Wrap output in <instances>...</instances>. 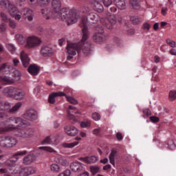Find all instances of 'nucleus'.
<instances>
[{"mask_svg": "<svg viewBox=\"0 0 176 176\" xmlns=\"http://www.w3.org/2000/svg\"><path fill=\"white\" fill-rule=\"evenodd\" d=\"M14 76H16V78H19V76H21V73H20L18 70H15L14 72Z\"/></svg>", "mask_w": 176, "mask_h": 176, "instance_id": "nucleus-62", "label": "nucleus"}, {"mask_svg": "<svg viewBox=\"0 0 176 176\" xmlns=\"http://www.w3.org/2000/svg\"><path fill=\"white\" fill-rule=\"evenodd\" d=\"M0 16L1 18L2 21L4 23H9L10 21V19L8 17V15L3 12H0Z\"/></svg>", "mask_w": 176, "mask_h": 176, "instance_id": "nucleus-37", "label": "nucleus"}, {"mask_svg": "<svg viewBox=\"0 0 176 176\" xmlns=\"http://www.w3.org/2000/svg\"><path fill=\"white\" fill-rule=\"evenodd\" d=\"M90 126H91V122L89 120H85L80 123V126L82 127L83 129L86 127H90Z\"/></svg>", "mask_w": 176, "mask_h": 176, "instance_id": "nucleus-39", "label": "nucleus"}, {"mask_svg": "<svg viewBox=\"0 0 176 176\" xmlns=\"http://www.w3.org/2000/svg\"><path fill=\"white\" fill-rule=\"evenodd\" d=\"M8 50H10L11 52V53H14V52H15L16 48L14 47V46L12 44L8 45Z\"/></svg>", "mask_w": 176, "mask_h": 176, "instance_id": "nucleus-58", "label": "nucleus"}, {"mask_svg": "<svg viewBox=\"0 0 176 176\" xmlns=\"http://www.w3.org/2000/svg\"><path fill=\"white\" fill-rule=\"evenodd\" d=\"M41 13L43 16H50V14H52V12H50V10H49L46 8L42 10Z\"/></svg>", "mask_w": 176, "mask_h": 176, "instance_id": "nucleus-48", "label": "nucleus"}, {"mask_svg": "<svg viewBox=\"0 0 176 176\" xmlns=\"http://www.w3.org/2000/svg\"><path fill=\"white\" fill-rule=\"evenodd\" d=\"M142 29L147 30V31H149V30H151V24H149L148 23H144L142 25Z\"/></svg>", "mask_w": 176, "mask_h": 176, "instance_id": "nucleus-54", "label": "nucleus"}, {"mask_svg": "<svg viewBox=\"0 0 176 176\" xmlns=\"http://www.w3.org/2000/svg\"><path fill=\"white\" fill-rule=\"evenodd\" d=\"M144 115H145V116H151V115H152V112H151V110L149 109H144L142 111Z\"/></svg>", "mask_w": 176, "mask_h": 176, "instance_id": "nucleus-47", "label": "nucleus"}, {"mask_svg": "<svg viewBox=\"0 0 176 176\" xmlns=\"http://www.w3.org/2000/svg\"><path fill=\"white\" fill-rule=\"evenodd\" d=\"M130 4L133 9H138L140 8V0H130Z\"/></svg>", "mask_w": 176, "mask_h": 176, "instance_id": "nucleus-33", "label": "nucleus"}, {"mask_svg": "<svg viewBox=\"0 0 176 176\" xmlns=\"http://www.w3.org/2000/svg\"><path fill=\"white\" fill-rule=\"evenodd\" d=\"M58 16L63 21H67V25L74 24L78 21V16L74 11H71L69 8H62L58 13Z\"/></svg>", "mask_w": 176, "mask_h": 176, "instance_id": "nucleus-2", "label": "nucleus"}, {"mask_svg": "<svg viewBox=\"0 0 176 176\" xmlns=\"http://www.w3.org/2000/svg\"><path fill=\"white\" fill-rule=\"evenodd\" d=\"M92 119L96 121L100 120V119H101V116H100L98 113H92Z\"/></svg>", "mask_w": 176, "mask_h": 176, "instance_id": "nucleus-45", "label": "nucleus"}, {"mask_svg": "<svg viewBox=\"0 0 176 176\" xmlns=\"http://www.w3.org/2000/svg\"><path fill=\"white\" fill-rule=\"evenodd\" d=\"M168 146L169 149H170L171 151H173V149H175V144H174L173 141L170 142H170H168Z\"/></svg>", "mask_w": 176, "mask_h": 176, "instance_id": "nucleus-56", "label": "nucleus"}, {"mask_svg": "<svg viewBox=\"0 0 176 176\" xmlns=\"http://www.w3.org/2000/svg\"><path fill=\"white\" fill-rule=\"evenodd\" d=\"M58 176H71V170L67 169L63 173H60Z\"/></svg>", "mask_w": 176, "mask_h": 176, "instance_id": "nucleus-44", "label": "nucleus"}, {"mask_svg": "<svg viewBox=\"0 0 176 176\" xmlns=\"http://www.w3.org/2000/svg\"><path fill=\"white\" fill-rule=\"evenodd\" d=\"M17 135L18 137H21L22 138H28V137H31V135H32V133H31V129L19 130Z\"/></svg>", "mask_w": 176, "mask_h": 176, "instance_id": "nucleus-24", "label": "nucleus"}, {"mask_svg": "<svg viewBox=\"0 0 176 176\" xmlns=\"http://www.w3.org/2000/svg\"><path fill=\"white\" fill-rule=\"evenodd\" d=\"M5 31H6V24L5 23H1L0 25V32H5Z\"/></svg>", "mask_w": 176, "mask_h": 176, "instance_id": "nucleus-55", "label": "nucleus"}, {"mask_svg": "<svg viewBox=\"0 0 176 176\" xmlns=\"http://www.w3.org/2000/svg\"><path fill=\"white\" fill-rule=\"evenodd\" d=\"M167 8H162V10H161V13L162 14V16H166L167 14Z\"/></svg>", "mask_w": 176, "mask_h": 176, "instance_id": "nucleus-61", "label": "nucleus"}, {"mask_svg": "<svg viewBox=\"0 0 176 176\" xmlns=\"http://www.w3.org/2000/svg\"><path fill=\"white\" fill-rule=\"evenodd\" d=\"M102 2L106 8H108L112 5V0H102Z\"/></svg>", "mask_w": 176, "mask_h": 176, "instance_id": "nucleus-50", "label": "nucleus"}, {"mask_svg": "<svg viewBox=\"0 0 176 176\" xmlns=\"http://www.w3.org/2000/svg\"><path fill=\"white\" fill-rule=\"evenodd\" d=\"M52 14H57L61 9V1L60 0H53L52 2Z\"/></svg>", "mask_w": 176, "mask_h": 176, "instance_id": "nucleus-21", "label": "nucleus"}, {"mask_svg": "<svg viewBox=\"0 0 176 176\" xmlns=\"http://www.w3.org/2000/svg\"><path fill=\"white\" fill-rule=\"evenodd\" d=\"M9 68H10V65L8 63H3L1 65V66L0 67V71H3V69H9Z\"/></svg>", "mask_w": 176, "mask_h": 176, "instance_id": "nucleus-49", "label": "nucleus"}, {"mask_svg": "<svg viewBox=\"0 0 176 176\" xmlns=\"http://www.w3.org/2000/svg\"><path fill=\"white\" fill-rule=\"evenodd\" d=\"M12 63H13L14 67H17V65H19V64L20 63V60L18 58H14L12 60Z\"/></svg>", "mask_w": 176, "mask_h": 176, "instance_id": "nucleus-57", "label": "nucleus"}, {"mask_svg": "<svg viewBox=\"0 0 176 176\" xmlns=\"http://www.w3.org/2000/svg\"><path fill=\"white\" fill-rule=\"evenodd\" d=\"M78 160L83 162V163H85V164H94L98 162V157L96 155L80 157L78 158Z\"/></svg>", "mask_w": 176, "mask_h": 176, "instance_id": "nucleus-12", "label": "nucleus"}, {"mask_svg": "<svg viewBox=\"0 0 176 176\" xmlns=\"http://www.w3.org/2000/svg\"><path fill=\"white\" fill-rule=\"evenodd\" d=\"M79 144V142H74L72 143H63V148H74L76 146Z\"/></svg>", "mask_w": 176, "mask_h": 176, "instance_id": "nucleus-35", "label": "nucleus"}, {"mask_svg": "<svg viewBox=\"0 0 176 176\" xmlns=\"http://www.w3.org/2000/svg\"><path fill=\"white\" fill-rule=\"evenodd\" d=\"M168 98L170 101H175L176 100V90H171L169 91Z\"/></svg>", "mask_w": 176, "mask_h": 176, "instance_id": "nucleus-32", "label": "nucleus"}, {"mask_svg": "<svg viewBox=\"0 0 176 176\" xmlns=\"http://www.w3.org/2000/svg\"><path fill=\"white\" fill-rule=\"evenodd\" d=\"M89 170L93 175H96V174H98V173H100L101 168L98 166H91L89 167Z\"/></svg>", "mask_w": 176, "mask_h": 176, "instance_id": "nucleus-29", "label": "nucleus"}, {"mask_svg": "<svg viewBox=\"0 0 176 176\" xmlns=\"http://www.w3.org/2000/svg\"><path fill=\"white\" fill-rule=\"evenodd\" d=\"M16 100H23L24 98V94L20 91V89H18L16 91V95H15Z\"/></svg>", "mask_w": 176, "mask_h": 176, "instance_id": "nucleus-40", "label": "nucleus"}, {"mask_svg": "<svg viewBox=\"0 0 176 176\" xmlns=\"http://www.w3.org/2000/svg\"><path fill=\"white\" fill-rule=\"evenodd\" d=\"M41 41L38 37H29L27 40V45L29 47H36L41 45Z\"/></svg>", "mask_w": 176, "mask_h": 176, "instance_id": "nucleus-15", "label": "nucleus"}, {"mask_svg": "<svg viewBox=\"0 0 176 176\" xmlns=\"http://www.w3.org/2000/svg\"><path fill=\"white\" fill-rule=\"evenodd\" d=\"M117 155L118 152L116 151V150H112L109 156L110 163L111 164H113V166H115V157H116Z\"/></svg>", "mask_w": 176, "mask_h": 176, "instance_id": "nucleus-26", "label": "nucleus"}, {"mask_svg": "<svg viewBox=\"0 0 176 176\" xmlns=\"http://www.w3.org/2000/svg\"><path fill=\"white\" fill-rule=\"evenodd\" d=\"M36 160V157L34 154H30L23 158V164L28 166Z\"/></svg>", "mask_w": 176, "mask_h": 176, "instance_id": "nucleus-23", "label": "nucleus"}, {"mask_svg": "<svg viewBox=\"0 0 176 176\" xmlns=\"http://www.w3.org/2000/svg\"><path fill=\"white\" fill-rule=\"evenodd\" d=\"M63 97H65L67 101L70 102V104H74V105H76L78 103L77 100L72 97L67 96V94H65V96H63Z\"/></svg>", "mask_w": 176, "mask_h": 176, "instance_id": "nucleus-38", "label": "nucleus"}, {"mask_svg": "<svg viewBox=\"0 0 176 176\" xmlns=\"http://www.w3.org/2000/svg\"><path fill=\"white\" fill-rule=\"evenodd\" d=\"M64 96H65V93L64 92H53L49 96L48 102H50V104H55L56 97H64Z\"/></svg>", "mask_w": 176, "mask_h": 176, "instance_id": "nucleus-20", "label": "nucleus"}, {"mask_svg": "<svg viewBox=\"0 0 176 176\" xmlns=\"http://www.w3.org/2000/svg\"><path fill=\"white\" fill-rule=\"evenodd\" d=\"M169 53L170 54H171L172 56H176V49H171L170 51H169Z\"/></svg>", "mask_w": 176, "mask_h": 176, "instance_id": "nucleus-63", "label": "nucleus"}, {"mask_svg": "<svg viewBox=\"0 0 176 176\" xmlns=\"http://www.w3.org/2000/svg\"><path fill=\"white\" fill-rule=\"evenodd\" d=\"M17 144V139L12 136H6L0 139V146L2 148H13Z\"/></svg>", "mask_w": 176, "mask_h": 176, "instance_id": "nucleus-6", "label": "nucleus"}, {"mask_svg": "<svg viewBox=\"0 0 176 176\" xmlns=\"http://www.w3.org/2000/svg\"><path fill=\"white\" fill-rule=\"evenodd\" d=\"M56 163H58V164H60V166H63V167H67L69 164L68 163V161H67V160H65L63 157L57 158Z\"/></svg>", "mask_w": 176, "mask_h": 176, "instance_id": "nucleus-30", "label": "nucleus"}, {"mask_svg": "<svg viewBox=\"0 0 176 176\" xmlns=\"http://www.w3.org/2000/svg\"><path fill=\"white\" fill-rule=\"evenodd\" d=\"M37 113L36 111L34 109H29L25 111L23 114V117L27 120H36L37 118Z\"/></svg>", "mask_w": 176, "mask_h": 176, "instance_id": "nucleus-14", "label": "nucleus"}, {"mask_svg": "<svg viewBox=\"0 0 176 176\" xmlns=\"http://www.w3.org/2000/svg\"><path fill=\"white\" fill-rule=\"evenodd\" d=\"M90 12V8L87 6H84L82 7V12L85 14H87Z\"/></svg>", "mask_w": 176, "mask_h": 176, "instance_id": "nucleus-51", "label": "nucleus"}, {"mask_svg": "<svg viewBox=\"0 0 176 176\" xmlns=\"http://www.w3.org/2000/svg\"><path fill=\"white\" fill-rule=\"evenodd\" d=\"M65 132L69 137H75L78 134V129L72 126H66L65 127Z\"/></svg>", "mask_w": 176, "mask_h": 176, "instance_id": "nucleus-22", "label": "nucleus"}, {"mask_svg": "<svg viewBox=\"0 0 176 176\" xmlns=\"http://www.w3.org/2000/svg\"><path fill=\"white\" fill-rule=\"evenodd\" d=\"M28 151H18L14 153L8 160L7 163L12 167H14L16 166V163H17V160H19L20 156H24V155H27Z\"/></svg>", "mask_w": 176, "mask_h": 176, "instance_id": "nucleus-8", "label": "nucleus"}, {"mask_svg": "<svg viewBox=\"0 0 176 176\" xmlns=\"http://www.w3.org/2000/svg\"><path fill=\"white\" fill-rule=\"evenodd\" d=\"M116 138L118 141H122L123 140V136L122 135V133H116Z\"/></svg>", "mask_w": 176, "mask_h": 176, "instance_id": "nucleus-59", "label": "nucleus"}, {"mask_svg": "<svg viewBox=\"0 0 176 176\" xmlns=\"http://www.w3.org/2000/svg\"><path fill=\"white\" fill-rule=\"evenodd\" d=\"M9 22H10L9 25H10V28L14 29L17 27V24L14 21H11L10 19Z\"/></svg>", "mask_w": 176, "mask_h": 176, "instance_id": "nucleus-53", "label": "nucleus"}, {"mask_svg": "<svg viewBox=\"0 0 176 176\" xmlns=\"http://www.w3.org/2000/svg\"><path fill=\"white\" fill-rule=\"evenodd\" d=\"M21 61L24 68H28V72L30 75L36 76L39 74V67L36 65H30V57L24 51L21 52Z\"/></svg>", "mask_w": 176, "mask_h": 176, "instance_id": "nucleus-3", "label": "nucleus"}, {"mask_svg": "<svg viewBox=\"0 0 176 176\" xmlns=\"http://www.w3.org/2000/svg\"><path fill=\"white\" fill-rule=\"evenodd\" d=\"M18 90L19 89L13 87H6L3 89V93L6 96V97H14V98H15L16 95H17Z\"/></svg>", "mask_w": 176, "mask_h": 176, "instance_id": "nucleus-13", "label": "nucleus"}, {"mask_svg": "<svg viewBox=\"0 0 176 176\" xmlns=\"http://www.w3.org/2000/svg\"><path fill=\"white\" fill-rule=\"evenodd\" d=\"M39 149H43V151H47V152H50V153L54 152V149L49 146H41L39 147Z\"/></svg>", "mask_w": 176, "mask_h": 176, "instance_id": "nucleus-43", "label": "nucleus"}, {"mask_svg": "<svg viewBox=\"0 0 176 176\" xmlns=\"http://www.w3.org/2000/svg\"><path fill=\"white\" fill-rule=\"evenodd\" d=\"M8 13L11 17H14L15 20H20V19H21V12L19 11L17 7L13 4L8 8Z\"/></svg>", "mask_w": 176, "mask_h": 176, "instance_id": "nucleus-11", "label": "nucleus"}, {"mask_svg": "<svg viewBox=\"0 0 176 176\" xmlns=\"http://www.w3.org/2000/svg\"><path fill=\"white\" fill-rule=\"evenodd\" d=\"M22 14L23 16H30V14H34V12L32 10H30L29 8H25L22 11Z\"/></svg>", "mask_w": 176, "mask_h": 176, "instance_id": "nucleus-41", "label": "nucleus"}, {"mask_svg": "<svg viewBox=\"0 0 176 176\" xmlns=\"http://www.w3.org/2000/svg\"><path fill=\"white\" fill-rule=\"evenodd\" d=\"M98 32L94 34L92 36V39L94 42L96 43H102V42H105V36L104 35V29L102 28H100Z\"/></svg>", "mask_w": 176, "mask_h": 176, "instance_id": "nucleus-10", "label": "nucleus"}, {"mask_svg": "<svg viewBox=\"0 0 176 176\" xmlns=\"http://www.w3.org/2000/svg\"><path fill=\"white\" fill-rule=\"evenodd\" d=\"M36 3L38 6H47L50 3V0H37Z\"/></svg>", "mask_w": 176, "mask_h": 176, "instance_id": "nucleus-34", "label": "nucleus"}, {"mask_svg": "<svg viewBox=\"0 0 176 176\" xmlns=\"http://www.w3.org/2000/svg\"><path fill=\"white\" fill-rule=\"evenodd\" d=\"M21 102H17L12 108L10 105V103L8 102H1V106L0 107V109L1 111H9L10 113H14V112H17L19 109L21 108ZM11 108V109H10Z\"/></svg>", "mask_w": 176, "mask_h": 176, "instance_id": "nucleus-7", "label": "nucleus"}, {"mask_svg": "<svg viewBox=\"0 0 176 176\" xmlns=\"http://www.w3.org/2000/svg\"><path fill=\"white\" fill-rule=\"evenodd\" d=\"M42 144H52V140L50 139V136H47V138H45L43 140Z\"/></svg>", "mask_w": 176, "mask_h": 176, "instance_id": "nucleus-52", "label": "nucleus"}, {"mask_svg": "<svg viewBox=\"0 0 176 176\" xmlns=\"http://www.w3.org/2000/svg\"><path fill=\"white\" fill-rule=\"evenodd\" d=\"M97 20H98V14H96V12H90L87 16H83L81 19L80 27L82 28V34H84V36L89 37V30L87 29L88 23H91V21H97Z\"/></svg>", "mask_w": 176, "mask_h": 176, "instance_id": "nucleus-4", "label": "nucleus"}, {"mask_svg": "<svg viewBox=\"0 0 176 176\" xmlns=\"http://www.w3.org/2000/svg\"><path fill=\"white\" fill-rule=\"evenodd\" d=\"M150 120L151 122H152V123H157L158 122H160V118L157 116H151Z\"/></svg>", "mask_w": 176, "mask_h": 176, "instance_id": "nucleus-46", "label": "nucleus"}, {"mask_svg": "<svg viewBox=\"0 0 176 176\" xmlns=\"http://www.w3.org/2000/svg\"><path fill=\"white\" fill-rule=\"evenodd\" d=\"M69 109L70 111H68L67 113V118L71 120L72 123H76L78 122V118L76 116H74L72 113H75V115H80V111L76 107L70 105L69 106Z\"/></svg>", "mask_w": 176, "mask_h": 176, "instance_id": "nucleus-9", "label": "nucleus"}, {"mask_svg": "<svg viewBox=\"0 0 176 176\" xmlns=\"http://www.w3.org/2000/svg\"><path fill=\"white\" fill-rule=\"evenodd\" d=\"M109 168H111L110 164H107V165H105L104 166H103L104 171H107V170H109Z\"/></svg>", "mask_w": 176, "mask_h": 176, "instance_id": "nucleus-64", "label": "nucleus"}, {"mask_svg": "<svg viewBox=\"0 0 176 176\" xmlns=\"http://www.w3.org/2000/svg\"><path fill=\"white\" fill-rule=\"evenodd\" d=\"M109 21L111 25H115V24H116V17L114 16H109Z\"/></svg>", "mask_w": 176, "mask_h": 176, "instance_id": "nucleus-42", "label": "nucleus"}, {"mask_svg": "<svg viewBox=\"0 0 176 176\" xmlns=\"http://www.w3.org/2000/svg\"><path fill=\"white\" fill-rule=\"evenodd\" d=\"M12 5L10 3V1L9 0H1L0 1V6L1 9H9L10 8V6Z\"/></svg>", "mask_w": 176, "mask_h": 176, "instance_id": "nucleus-27", "label": "nucleus"}, {"mask_svg": "<svg viewBox=\"0 0 176 176\" xmlns=\"http://www.w3.org/2000/svg\"><path fill=\"white\" fill-rule=\"evenodd\" d=\"M3 82H6V85H13L14 83V80L10 77L4 76L1 78Z\"/></svg>", "mask_w": 176, "mask_h": 176, "instance_id": "nucleus-31", "label": "nucleus"}, {"mask_svg": "<svg viewBox=\"0 0 176 176\" xmlns=\"http://www.w3.org/2000/svg\"><path fill=\"white\" fill-rule=\"evenodd\" d=\"M8 123H14V124H10L5 127L0 128V134H3V133H8V131H14V130H17L20 126H21V123L23 121L21 118L17 117H11L8 120Z\"/></svg>", "mask_w": 176, "mask_h": 176, "instance_id": "nucleus-5", "label": "nucleus"}, {"mask_svg": "<svg viewBox=\"0 0 176 176\" xmlns=\"http://www.w3.org/2000/svg\"><path fill=\"white\" fill-rule=\"evenodd\" d=\"M91 5L95 12H98V13H102L104 12V7L98 0H91Z\"/></svg>", "mask_w": 176, "mask_h": 176, "instance_id": "nucleus-17", "label": "nucleus"}, {"mask_svg": "<svg viewBox=\"0 0 176 176\" xmlns=\"http://www.w3.org/2000/svg\"><path fill=\"white\" fill-rule=\"evenodd\" d=\"M36 173V169L32 167H25L19 172L20 176H28Z\"/></svg>", "mask_w": 176, "mask_h": 176, "instance_id": "nucleus-18", "label": "nucleus"}, {"mask_svg": "<svg viewBox=\"0 0 176 176\" xmlns=\"http://www.w3.org/2000/svg\"><path fill=\"white\" fill-rule=\"evenodd\" d=\"M41 54L43 57L53 56V49L48 45H43L41 47Z\"/></svg>", "mask_w": 176, "mask_h": 176, "instance_id": "nucleus-19", "label": "nucleus"}, {"mask_svg": "<svg viewBox=\"0 0 176 176\" xmlns=\"http://www.w3.org/2000/svg\"><path fill=\"white\" fill-rule=\"evenodd\" d=\"M50 170L53 173H60L61 167L57 164H52L50 165Z\"/></svg>", "mask_w": 176, "mask_h": 176, "instance_id": "nucleus-28", "label": "nucleus"}, {"mask_svg": "<svg viewBox=\"0 0 176 176\" xmlns=\"http://www.w3.org/2000/svg\"><path fill=\"white\" fill-rule=\"evenodd\" d=\"M114 5L120 10L126 9V0H114Z\"/></svg>", "mask_w": 176, "mask_h": 176, "instance_id": "nucleus-25", "label": "nucleus"}, {"mask_svg": "<svg viewBox=\"0 0 176 176\" xmlns=\"http://www.w3.org/2000/svg\"><path fill=\"white\" fill-rule=\"evenodd\" d=\"M89 37L85 36L82 34V38L81 41L77 43H72L67 41V53L70 56H76V52L78 53H83L85 56H89L91 53V47L93 44L90 41H86Z\"/></svg>", "mask_w": 176, "mask_h": 176, "instance_id": "nucleus-1", "label": "nucleus"}, {"mask_svg": "<svg viewBox=\"0 0 176 176\" xmlns=\"http://www.w3.org/2000/svg\"><path fill=\"white\" fill-rule=\"evenodd\" d=\"M100 131H101V129L100 128L95 129L93 130V134H94L95 135H98Z\"/></svg>", "mask_w": 176, "mask_h": 176, "instance_id": "nucleus-60", "label": "nucleus"}, {"mask_svg": "<svg viewBox=\"0 0 176 176\" xmlns=\"http://www.w3.org/2000/svg\"><path fill=\"white\" fill-rule=\"evenodd\" d=\"M70 168L74 173H80V171H83L85 168L82 162H76L71 164Z\"/></svg>", "mask_w": 176, "mask_h": 176, "instance_id": "nucleus-16", "label": "nucleus"}, {"mask_svg": "<svg viewBox=\"0 0 176 176\" xmlns=\"http://www.w3.org/2000/svg\"><path fill=\"white\" fill-rule=\"evenodd\" d=\"M131 21L134 25H137V24H140L142 21L138 16H131Z\"/></svg>", "mask_w": 176, "mask_h": 176, "instance_id": "nucleus-36", "label": "nucleus"}]
</instances>
